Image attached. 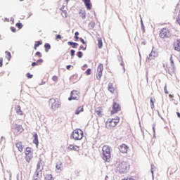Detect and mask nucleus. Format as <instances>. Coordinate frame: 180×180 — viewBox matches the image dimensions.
Here are the masks:
<instances>
[{
    "mask_svg": "<svg viewBox=\"0 0 180 180\" xmlns=\"http://www.w3.org/2000/svg\"><path fill=\"white\" fill-rule=\"evenodd\" d=\"M115 168L116 172H119L120 174H126L127 171L130 169L127 162L124 161H118L115 164Z\"/></svg>",
    "mask_w": 180,
    "mask_h": 180,
    "instance_id": "nucleus-1",
    "label": "nucleus"
},
{
    "mask_svg": "<svg viewBox=\"0 0 180 180\" xmlns=\"http://www.w3.org/2000/svg\"><path fill=\"white\" fill-rule=\"evenodd\" d=\"M103 151V160L106 162L110 161V148L108 146H104L102 149Z\"/></svg>",
    "mask_w": 180,
    "mask_h": 180,
    "instance_id": "nucleus-2",
    "label": "nucleus"
},
{
    "mask_svg": "<svg viewBox=\"0 0 180 180\" xmlns=\"http://www.w3.org/2000/svg\"><path fill=\"white\" fill-rule=\"evenodd\" d=\"M84 137V131L81 129H75L72 133L70 136V139H73L74 140H82Z\"/></svg>",
    "mask_w": 180,
    "mask_h": 180,
    "instance_id": "nucleus-3",
    "label": "nucleus"
},
{
    "mask_svg": "<svg viewBox=\"0 0 180 180\" xmlns=\"http://www.w3.org/2000/svg\"><path fill=\"white\" fill-rule=\"evenodd\" d=\"M49 105L52 110H57L61 106V103L56 100L55 98H51L49 100Z\"/></svg>",
    "mask_w": 180,
    "mask_h": 180,
    "instance_id": "nucleus-4",
    "label": "nucleus"
},
{
    "mask_svg": "<svg viewBox=\"0 0 180 180\" xmlns=\"http://www.w3.org/2000/svg\"><path fill=\"white\" fill-rule=\"evenodd\" d=\"M161 39H167V37H171V31L167 28H162L159 34Z\"/></svg>",
    "mask_w": 180,
    "mask_h": 180,
    "instance_id": "nucleus-5",
    "label": "nucleus"
},
{
    "mask_svg": "<svg viewBox=\"0 0 180 180\" xmlns=\"http://www.w3.org/2000/svg\"><path fill=\"white\" fill-rule=\"evenodd\" d=\"M103 72V65L102 63H100L97 67L96 79H98V81L101 80V78H102Z\"/></svg>",
    "mask_w": 180,
    "mask_h": 180,
    "instance_id": "nucleus-6",
    "label": "nucleus"
},
{
    "mask_svg": "<svg viewBox=\"0 0 180 180\" xmlns=\"http://www.w3.org/2000/svg\"><path fill=\"white\" fill-rule=\"evenodd\" d=\"M79 91L77 90L72 91L70 93V97L68 98V101H78V99L79 98Z\"/></svg>",
    "mask_w": 180,
    "mask_h": 180,
    "instance_id": "nucleus-7",
    "label": "nucleus"
},
{
    "mask_svg": "<svg viewBox=\"0 0 180 180\" xmlns=\"http://www.w3.org/2000/svg\"><path fill=\"white\" fill-rule=\"evenodd\" d=\"M13 133L15 136H18L19 134H20V133H22V131H23V128L22 127V125H18L15 124L14 126V127L13 128Z\"/></svg>",
    "mask_w": 180,
    "mask_h": 180,
    "instance_id": "nucleus-8",
    "label": "nucleus"
},
{
    "mask_svg": "<svg viewBox=\"0 0 180 180\" xmlns=\"http://www.w3.org/2000/svg\"><path fill=\"white\" fill-rule=\"evenodd\" d=\"M119 111H120V105L117 103H114L112 105L111 115H115V113H117Z\"/></svg>",
    "mask_w": 180,
    "mask_h": 180,
    "instance_id": "nucleus-9",
    "label": "nucleus"
},
{
    "mask_svg": "<svg viewBox=\"0 0 180 180\" xmlns=\"http://www.w3.org/2000/svg\"><path fill=\"white\" fill-rule=\"evenodd\" d=\"M158 56V53L154 51V47H153L151 53L149 54V56L147 57L146 61H148V60H154V58H155V57H157Z\"/></svg>",
    "mask_w": 180,
    "mask_h": 180,
    "instance_id": "nucleus-10",
    "label": "nucleus"
},
{
    "mask_svg": "<svg viewBox=\"0 0 180 180\" xmlns=\"http://www.w3.org/2000/svg\"><path fill=\"white\" fill-rule=\"evenodd\" d=\"M119 150L120 153H122V154H127V150H129V146H127L126 144L123 143L121 146H120Z\"/></svg>",
    "mask_w": 180,
    "mask_h": 180,
    "instance_id": "nucleus-11",
    "label": "nucleus"
},
{
    "mask_svg": "<svg viewBox=\"0 0 180 180\" xmlns=\"http://www.w3.org/2000/svg\"><path fill=\"white\" fill-rule=\"evenodd\" d=\"M106 127L107 129H110L111 127H116V124L113 120H108L106 122Z\"/></svg>",
    "mask_w": 180,
    "mask_h": 180,
    "instance_id": "nucleus-12",
    "label": "nucleus"
},
{
    "mask_svg": "<svg viewBox=\"0 0 180 180\" xmlns=\"http://www.w3.org/2000/svg\"><path fill=\"white\" fill-rule=\"evenodd\" d=\"M83 2L88 11L92 9V3L91 2V0H83Z\"/></svg>",
    "mask_w": 180,
    "mask_h": 180,
    "instance_id": "nucleus-13",
    "label": "nucleus"
},
{
    "mask_svg": "<svg viewBox=\"0 0 180 180\" xmlns=\"http://www.w3.org/2000/svg\"><path fill=\"white\" fill-rule=\"evenodd\" d=\"M34 140H33V143L35 144L37 147L39 146V136H37V133H34L33 135Z\"/></svg>",
    "mask_w": 180,
    "mask_h": 180,
    "instance_id": "nucleus-14",
    "label": "nucleus"
},
{
    "mask_svg": "<svg viewBox=\"0 0 180 180\" xmlns=\"http://www.w3.org/2000/svg\"><path fill=\"white\" fill-rule=\"evenodd\" d=\"M68 148L69 150H71L73 151H79V146H77L70 145Z\"/></svg>",
    "mask_w": 180,
    "mask_h": 180,
    "instance_id": "nucleus-15",
    "label": "nucleus"
},
{
    "mask_svg": "<svg viewBox=\"0 0 180 180\" xmlns=\"http://www.w3.org/2000/svg\"><path fill=\"white\" fill-rule=\"evenodd\" d=\"M15 146L20 153H22V151H23V146H22V142L17 143Z\"/></svg>",
    "mask_w": 180,
    "mask_h": 180,
    "instance_id": "nucleus-16",
    "label": "nucleus"
},
{
    "mask_svg": "<svg viewBox=\"0 0 180 180\" xmlns=\"http://www.w3.org/2000/svg\"><path fill=\"white\" fill-rule=\"evenodd\" d=\"M118 61H120V65L122 67L124 72L126 71V69L124 68V63L123 62V58H122V56H118Z\"/></svg>",
    "mask_w": 180,
    "mask_h": 180,
    "instance_id": "nucleus-17",
    "label": "nucleus"
},
{
    "mask_svg": "<svg viewBox=\"0 0 180 180\" xmlns=\"http://www.w3.org/2000/svg\"><path fill=\"white\" fill-rule=\"evenodd\" d=\"M70 82H72V84H75V82H78V77L77 75H73L70 78Z\"/></svg>",
    "mask_w": 180,
    "mask_h": 180,
    "instance_id": "nucleus-18",
    "label": "nucleus"
},
{
    "mask_svg": "<svg viewBox=\"0 0 180 180\" xmlns=\"http://www.w3.org/2000/svg\"><path fill=\"white\" fill-rule=\"evenodd\" d=\"M79 13V15L82 17V19H85V18H86V13L84 10H80Z\"/></svg>",
    "mask_w": 180,
    "mask_h": 180,
    "instance_id": "nucleus-19",
    "label": "nucleus"
},
{
    "mask_svg": "<svg viewBox=\"0 0 180 180\" xmlns=\"http://www.w3.org/2000/svg\"><path fill=\"white\" fill-rule=\"evenodd\" d=\"M81 112H84L83 106H80L76 110L75 115H79Z\"/></svg>",
    "mask_w": 180,
    "mask_h": 180,
    "instance_id": "nucleus-20",
    "label": "nucleus"
},
{
    "mask_svg": "<svg viewBox=\"0 0 180 180\" xmlns=\"http://www.w3.org/2000/svg\"><path fill=\"white\" fill-rule=\"evenodd\" d=\"M108 91L111 92V94H113L115 92V89L113 88V84L111 83L108 84Z\"/></svg>",
    "mask_w": 180,
    "mask_h": 180,
    "instance_id": "nucleus-21",
    "label": "nucleus"
},
{
    "mask_svg": "<svg viewBox=\"0 0 180 180\" xmlns=\"http://www.w3.org/2000/svg\"><path fill=\"white\" fill-rule=\"evenodd\" d=\"M42 172L39 171H35L34 174V176H37V178H41Z\"/></svg>",
    "mask_w": 180,
    "mask_h": 180,
    "instance_id": "nucleus-22",
    "label": "nucleus"
},
{
    "mask_svg": "<svg viewBox=\"0 0 180 180\" xmlns=\"http://www.w3.org/2000/svg\"><path fill=\"white\" fill-rule=\"evenodd\" d=\"M41 162H39L37 165V169L36 171H38L39 172H41Z\"/></svg>",
    "mask_w": 180,
    "mask_h": 180,
    "instance_id": "nucleus-23",
    "label": "nucleus"
},
{
    "mask_svg": "<svg viewBox=\"0 0 180 180\" xmlns=\"http://www.w3.org/2000/svg\"><path fill=\"white\" fill-rule=\"evenodd\" d=\"M170 64H171L172 68H173V70H175V65L174 64V60L172 59V55H171V57H170Z\"/></svg>",
    "mask_w": 180,
    "mask_h": 180,
    "instance_id": "nucleus-24",
    "label": "nucleus"
},
{
    "mask_svg": "<svg viewBox=\"0 0 180 180\" xmlns=\"http://www.w3.org/2000/svg\"><path fill=\"white\" fill-rule=\"evenodd\" d=\"M45 180H54L51 174H46L45 176Z\"/></svg>",
    "mask_w": 180,
    "mask_h": 180,
    "instance_id": "nucleus-25",
    "label": "nucleus"
},
{
    "mask_svg": "<svg viewBox=\"0 0 180 180\" xmlns=\"http://www.w3.org/2000/svg\"><path fill=\"white\" fill-rule=\"evenodd\" d=\"M16 113H18V115H23V112H22V110H20V106H18L17 107V110H16Z\"/></svg>",
    "mask_w": 180,
    "mask_h": 180,
    "instance_id": "nucleus-26",
    "label": "nucleus"
},
{
    "mask_svg": "<svg viewBox=\"0 0 180 180\" xmlns=\"http://www.w3.org/2000/svg\"><path fill=\"white\" fill-rule=\"evenodd\" d=\"M64 8H65V6H62V7L60 8V11H62L63 13L65 14V18H67V11L64 10Z\"/></svg>",
    "mask_w": 180,
    "mask_h": 180,
    "instance_id": "nucleus-27",
    "label": "nucleus"
},
{
    "mask_svg": "<svg viewBox=\"0 0 180 180\" xmlns=\"http://www.w3.org/2000/svg\"><path fill=\"white\" fill-rule=\"evenodd\" d=\"M56 169H58V171H62L63 164L60 163L59 165H56Z\"/></svg>",
    "mask_w": 180,
    "mask_h": 180,
    "instance_id": "nucleus-28",
    "label": "nucleus"
},
{
    "mask_svg": "<svg viewBox=\"0 0 180 180\" xmlns=\"http://www.w3.org/2000/svg\"><path fill=\"white\" fill-rule=\"evenodd\" d=\"M25 160L27 162H30V160H32V157L29 155H26Z\"/></svg>",
    "mask_w": 180,
    "mask_h": 180,
    "instance_id": "nucleus-29",
    "label": "nucleus"
},
{
    "mask_svg": "<svg viewBox=\"0 0 180 180\" xmlns=\"http://www.w3.org/2000/svg\"><path fill=\"white\" fill-rule=\"evenodd\" d=\"M6 54H7V60L9 61L12 58V55L8 51H6Z\"/></svg>",
    "mask_w": 180,
    "mask_h": 180,
    "instance_id": "nucleus-30",
    "label": "nucleus"
},
{
    "mask_svg": "<svg viewBox=\"0 0 180 180\" xmlns=\"http://www.w3.org/2000/svg\"><path fill=\"white\" fill-rule=\"evenodd\" d=\"M31 148H26L25 149V155H29L30 154Z\"/></svg>",
    "mask_w": 180,
    "mask_h": 180,
    "instance_id": "nucleus-31",
    "label": "nucleus"
},
{
    "mask_svg": "<svg viewBox=\"0 0 180 180\" xmlns=\"http://www.w3.org/2000/svg\"><path fill=\"white\" fill-rule=\"evenodd\" d=\"M155 168V166L154 165H151V174L152 176L154 177V169Z\"/></svg>",
    "mask_w": 180,
    "mask_h": 180,
    "instance_id": "nucleus-32",
    "label": "nucleus"
},
{
    "mask_svg": "<svg viewBox=\"0 0 180 180\" xmlns=\"http://www.w3.org/2000/svg\"><path fill=\"white\" fill-rule=\"evenodd\" d=\"M16 27H18V29H22V27H23V25H22V23L20 22H18L15 24Z\"/></svg>",
    "mask_w": 180,
    "mask_h": 180,
    "instance_id": "nucleus-33",
    "label": "nucleus"
},
{
    "mask_svg": "<svg viewBox=\"0 0 180 180\" xmlns=\"http://www.w3.org/2000/svg\"><path fill=\"white\" fill-rule=\"evenodd\" d=\"M98 46H102L103 45L102 38H98Z\"/></svg>",
    "mask_w": 180,
    "mask_h": 180,
    "instance_id": "nucleus-34",
    "label": "nucleus"
},
{
    "mask_svg": "<svg viewBox=\"0 0 180 180\" xmlns=\"http://www.w3.org/2000/svg\"><path fill=\"white\" fill-rule=\"evenodd\" d=\"M50 49H51V46H45V51L46 53H49V50H50Z\"/></svg>",
    "mask_w": 180,
    "mask_h": 180,
    "instance_id": "nucleus-35",
    "label": "nucleus"
},
{
    "mask_svg": "<svg viewBox=\"0 0 180 180\" xmlns=\"http://www.w3.org/2000/svg\"><path fill=\"white\" fill-rule=\"evenodd\" d=\"M77 57H79V58H82V51H79L77 53Z\"/></svg>",
    "mask_w": 180,
    "mask_h": 180,
    "instance_id": "nucleus-36",
    "label": "nucleus"
},
{
    "mask_svg": "<svg viewBox=\"0 0 180 180\" xmlns=\"http://www.w3.org/2000/svg\"><path fill=\"white\" fill-rule=\"evenodd\" d=\"M41 44H43L41 41H37L35 42L34 46H41Z\"/></svg>",
    "mask_w": 180,
    "mask_h": 180,
    "instance_id": "nucleus-37",
    "label": "nucleus"
},
{
    "mask_svg": "<svg viewBox=\"0 0 180 180\" xmlns=\"http://www.w3.org/2000/svg\"><path fill=\"white\" fill-rule=\"evenodd\" d=\"M78 36H79V32H76L75 33V37L76 40H78V39H79Z\"/></svg>",
    "mask_w": 180,
    "mask_h": 180,
    "instance_id": "nucleus-38",
    "label": "nucleus"
},
{
    "mask_svg": "<svg viewBox=\"0 0 180 180\" xmlns=\"http://www.w3.org/2000/svg\"><path fill=\"white\" fill-rule=\"evenodd\" d=\"M153 137L155 139V125L153 127Z\"/></svg>",
    "mask_w": 180,
    "mask_h": 180,
    "instance_id": "nucleus-39",
    "label": "nucleus"
},
{
    "mask_svg": "<svg viewBox=\"0 0 180 180\" xmlns=\"http://www.w3.org/2000/svg\"><path fill=\"white\" fill-rule=\"evenodd\" d=\"M4 58L2 57H0V67H2L4 65Z\"/></svg>",
    "mask_w": 180,
    "mask_h": 180,
    "instance_id": "nucleus-40",
    "label": "nucleus"
},
{
    "mask_svg": "<svg viewBox=\"0 0 180 180\" xmlns=\"http://www.w3.org/2000/svg\"><path fill=\"white\" fill-rule=\"evenodd\" d=\"M71 56L73 57V56H75V51L74 49H72L70 51Z\"/></svg>",
    "mask_w": 180,
    "mask_h": 180,
    "instance_id": "nucleus-41",
    "label": "nucleus"
},
{
    "mask_svg": "<svg viewBox=\"0 0 180 180\" xmlns=\"http://www.w3.org/2000/svg\"><path fill=\"white\" fill-rule=\"evenodd\" d=\"M56 40H61V35L57 34L56 36Z\"/></svg>",
    "mask_w": 180,
    "mask_h": 180,
    "instance_id": "nucleus-42",
    "label": "nucleus"
},
{
    "mask_svg": "<svg viewBox=\"0 0 180 180\" xmlns=\"http://www.w3.org/2000/svg\"><path fill=\"white\" fill-rule=\"evenodd\" d=\"M35 55L37 56L39 58H41V53H40V51H37Z\"/></svg>",
    "mask_w": 180,
    "mask_h": 180,
    "instance_id": "nucleus-43",
    "label": "nucleus"
},
{
    "mask_svg": "<svg viewBox=\"0 0 180 180\" xmlns=\"http://www.w3.org/2000/svg\"><path fill=\"white\" fill-rule=\"evenodd\" d=\"M112 122H114V123L115 124V126H117V124L119 123V120L112 119Z\"/></svg>",
    "mask_w": 180,
    "mask_h": 180,
    "instance_id": "nucleus-44",
    "label": "nucleus"
},
{
    "mask_svg": "<svg viewBox=\"0 0 180 180\" xmlns=\"http://www.w3.org/2000/svg\"><path fill=\"white\" fill-rule=\"evenodd\" d=\"M164 91H165V94H169V92H168V90H167V85H165L164 87Z\"/></svg>",
    "mask_w": 180,
    "mask_h": 180,
    "instance_id": "nucleus-45",
    "label": "nucleus"
},
{
    "mask_svg": "<svg viewBox=\"0 0 180 180\" xmlns=\"http://www.w3.org/2000/svg\"><path fill=\"white\" fill-rule=\"evenodd\" d=\"M58 77L57 76H53L52 77V80L56 82V81H58Z\"/></svg>",
    "mask_w": 180,
    "mask_h": 180,
    "instance_id": "nucleus-46",
    "label": "nucleus"
},
{
    "mask_svg": "<svg viewBox=\"0 0 180 180\" xmlns=\"http://www.w3.org/2000/svg\"><path fill=\"white\" fill-rule=\"evenodd\" d=\"M174 50H176V51H180V46H175Z\"/></svg>",
    "mask_w": 180,
    "mask_h": 180,
    "instance_id": "nucleus-47",
    "label": "nucleus"
},
{
    "mask_svg": "<svg viewBox=\"0 0 180 180\" xmlns=\"http://www.w3.org/2000/svg\"><path fill=\"white\" fill-rule=\"evenodd\" d=\"M68 44H70V46H72V45L78 46V44H77V43H72V42H68Z\"/></svg>",
    "mask_w": 180,
    "mask_h": 180,
    "instance_id": "nucleus-48",
    "label": "nucleus"
},
{
    "mask_svg": "<svg viewBox=\"0 0 180 180\" xmlns=\"http://www.w3.org/2000/svg\"><path fill=\"white\" fill-rule=\"evenodd\" d=\"M86 74L88 75H91V69H87V71H86Z\"/></svg>",
    "mask_w": 180,
    "mask_h": 180,
    "instance_id": "nucleus-49",
    "label": "nucleus"
},
{
    "mask_svg": "<svg viewBox=\"0 0 180 180\" xmlns=\"http://www.w3.org/2000/svg\"><path fill=\"white\" fill-rule=\"evenodd\" d=\"M27 78H33V75H30V73L27 74Z\"/></svg>",
    "mask_w": 180,
    "mask_h": 180,
    "instance_id": "nucleus-50",
    "label": "nucleus"
},
{
    "mask_svg": "<svg viewBox=\"0 0 180 180\" xmlns=\"http://www.w3.org/2000/svg\"><path fill=\"white\" fill-rule=\"evenodd\" d=\"M32 180H40V177H37L36 176H33Z\"/></svg>",
    "mask_w": 180,
    "mask_h": 180,
    "instance_id": "nucleus-51",
    "label": "nucleus"
},
{
    "mask_svg": "<svg viewBox=\"0 0 180 180\" xmlns=\"http://www.w3.org/2000/svg\"><path fill=\"white\" fill-rule=\"evenodd\" d=\"M11 32H13V33H15V32H16V28L15 27H12L11 28Z\"/></svg>",
    "mask_w": 180,
    "mask_h": 180,
    "instance_id": "nucleus-52",
    "label": "nucleus"
},
{
    "mask_svg": "<svg viewBox=\"0 0 180 180\" xmlns=\"http://www.w3.org/2000/svg\"><path fill=\"white\" fill-rule=\"evenodd\" d=\"M80 50H86V46H81Z\"/></svg>",
    "mask_w": 180,
    "mask_h": 180,
    "instance_id": "nucleus-53",
    "label": "nucleus"
},
{
    "mask_svg": "<svg viewBox=\"0 0 180 180\" xmlns=\"http://www.w3.org/2000/svg\"><path fill=\"white\" fill-rule=\"evenodd\" d=\"M96 115H98V116H101V111H99V110H96Z\"/></svg>",
    "mask_w": 180,
    "mask_h": 180,
    "instance_id": "nucleus-54",
    "label": "nucleus"
},
{
    "mask_svg": "<svg viewBox=\"0 0 180 180\" xmlns=\"http://www.w3.org/2000/svg\"><path fill=\"white\" fill-rule=\"evenodd\" d=\"M80 41L82 44H85V41L82 38H80Z\"/></svg>",
    "mask_w": 180,
    "mask_h": 180,
    "instance_id": "nucleus-55",
    "label": "nucleus"
},
{
    "mask_svg": "<svg viewBox=\"0 0 180 180\" xmlns=\"http://www.w3.org/2000/svg\"><path fill=\"white\" fill-rule=\"evenodd\" d=\"M36 65H37V63L33 62V63H32V67H34V66H36Z\"/></svg>",
    "mask_w": 180,
    "mask_h": 180,
    "instance_id": "nucleus-56",
    "label": "nucleus"
},
{
    "mask_svg": "<svg viewBox=\"0 0 180 180\" xmlns=\"http://www.w3.org/2000/svg\"><path fill=\"white\" fill-rule=\"evenodd\" d=\"M39 63H43V59H39V60L37 61V63L39 64Z\"/></svg>",
    "mask_w": 180,
    "mask_h": 180,
    "instance_id": "nucleus-57",
    "label": "nucleus"
},
{
    "mask_svg": "<svg viewBox=\"0 0 180 180\" xmlns=\"http://www.w3.org/2000/svg\"><path fill=\"white\" fill-rule=\"evenodd\" d=\"M176 45L180 46V39L176 40Z\"/></svg>",
    "mask_w": 180,
    "mask_h": 180,
    "instance_id": "nucleus-58",
    "label": "nucleus"
},
{
    "mask_svg": "<svg viewBox=\"0 0 180 180\" xmlns=\"http://www.w3.org/2000/svg\"><path fill=\"white\" fill-rule=\"evenodd\" d=\"M67 70H70L71 68V65H68L66 66Z\"/></svg>",
    "mask_w": 180,
    "mask_h": 180,
    "instance_id": "nucleus-59",
    "label": "nucleus"
},
{
    "mask_svg": "<svg viewBox=\"0 0 180 180\" xmlns=\"http://www.w3.org/2000/svg\"><path fill=\"white\" fill-rule=\"evenodd\" d=\"M150 108H151V109H154V103L150 104Z\"/></svg>",
    "mask_w": 180,
    "mask_h": 180,
    "instance_id": "nucleus-60",
    "label": "nucleus"
},
{
    "mask_svg": "<svg viewBox=\"0 0 180 180\" xmlns=\"http://www.w3.org/2000/svg\"><path fill=\"white\" fill-rule=\"evenodd\" d=\"M154 103V101H153V98H150V104Z\"/></svg>",
    "mask_w": 180,
    "mask_h": 180,
    "instance_id": "nucleus-61",
    "label": "nucleus"
},
{
    "mask_svg": "<svg viewBox=\"0 0 180 180\" xmlns=\"http://www.w3.org/2000/svg\"><path fill=\"white\" fill-rule=\"evenodd\" d=\"M3 140H5V139L4 138V136H2V137L1 138V141H0V143H1V141H3Z\"/></svg>",
    "mask_w": 180,
    "mask_h": 180,
    "instance_id": "nucleus-62",
    "label": "nucleus"
},
{
    "mask_svg": "<svg viewBox=\"0 0 180 180\" xmlns=\"http://www.w3.org/2000/svg\"><path fill=\"white\" fill-rule=\"evenodd\" d=\"M176 115H177L178 117H180V113L179 112H176Z\"/></svg>",
    "mask_w": 180,
    "mask_h": 180,
    "instance_id": "nucleus-63",
    "label": "nucleus"
},
{
    "mask_svg": "<svg viewBox=\"0 0 180 180\" xmlns=\"http://www.w3.org/2000/svg\"><path fill=\"white\" fill-rule=\"evenodd\" d=\"M169 96L170 98H174V96H173L172 94H169Z\"/></svg>",
    "mask_w": 180,
    "mask_h": 180,
    "instance_id": "nucleus-64",
    "label": "nucleus"
}]
</instances>
